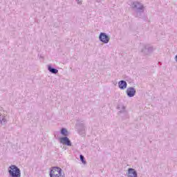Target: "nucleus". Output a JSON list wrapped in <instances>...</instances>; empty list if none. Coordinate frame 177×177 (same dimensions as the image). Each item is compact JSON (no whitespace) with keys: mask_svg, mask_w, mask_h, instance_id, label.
<instances>
[{"mask_svg":"<svg viewBox=\"0 0 177 177\" xmlns=\"http://www.w3.org/2000/svg\"><path fill=\"white\" fill-rule=\"evenodd\" d=\"M131 8L136 12V17L142 18V14L145 12V6L140 2L133 1Z\"/></svg>","mask_w":177,"mask_h":177,"instance_id":"nucleus-1","label":"nucleus"},{"mask_svg":"<svg viewBox=\"0 0 177 177\" xmlns=\"http://www.w3.org/2000/svg\"><path fill=\"white\" fill-rule=\"evenodd\" d=\"M8 171L10 177H21V171L15 165L9 166Z\"/></svg>","mask_w":177,"mask_h":177,"instance_id":"nucleus-2","label":"nucleus"},{"mask_svg":"<svg viewBox=\"0 0 177 177\" xmlns=\"http://www.w3.org/2000/svg\"><path fill=\"white\" fill-rule=\"evenodd\" d=\"M63 170L62 168L59 167H52L51 170L50 171V177H66L64 174H63Z\"/></svg>","mask_w":177,"mask_h":177,"instance_id":"nucleus-3","label":"nucleus"},{"mask_svg":"<svg viewBox=\"0 0 177 177\" xmlns=\"http://www.w3.org/2000/svg\"><path fill=\"white\" fill-rule=\"evenodd\" d=\"M156 50V48L151 45H145L144 48L141 50L142 53L144 55H150Z\"/></svg>","mask_w":177,"mask_h":177,"instance_id":"nucleus-4","label":"nucleus"},{"mask_svg":"<svg viewBox=\"0 0 177 177\" xmlns=\"http://www.w3.org/2000/svg\"><path fill=\"white\" fill-rule=\"evenodd\" d=\"M118 109L120 110L118 114L119 115H121V114H123L122 115L123 120H127V118H129V115H128V111L125 110L124 106H118Z\"/></svg>","mask_w":177,"mask_h":177,"instance_id":"nucleus-5","label":"nucleus"},{"mask_svg":"<svg viewBox=\"0 0 177 177\" xmlns=\"http://www.w3.org/2000/svg\"><path fill=\"white\" fill-rule=\"evenodd\" d=\"M99 39L100 42H102L103 44H109V42H110V37H109L106 32H100Z\"/></svg>","mask_w":177,"mask_h":177,"instance_id":"nucleus-6","label":"nucleus"},{"mask_svg":"<svg viewBox=\"0 0 177 177\" xmlns=\"http://www.w3.org/2000/svg\"><path fill=\"white\" fill-rule=\"evenodd\" d=\"M59 143H62V145H65V146H73V144L71 143V140H70V138L68 137H62L59 138Z\"/></svg>","mask_w":177,"mask_h":177,"instance_id":"nucleus-7","label":"nucleus"},{"mask_svg":"<svg viewBox=\"0 0 177 177\" xmlns=\"http://www.w3.org/2000/svg\"><path fill=\"white\" fill-rule=\"evenodd\" d=\"M126 93L129 97H133L136 95V90L133 87H129L127 89Z\"/></svg>","mask_w":177,"mask_h":177,"instance_id":"nucleus-8","label":"nucleus"},{"mask_svg":"<svg viewBox=\"0 0 177 177\" xmlns=\"http://www.w3.org/2000/svg\"><path fill=\"white\" fill-rule=\"evenodd\" d=\"M127 177H138V171L133 168H129L127 170Z\"/></svg>","mask_w":177,"mask_h":177,"instance_id":"nucleus-9","label":"nucleus"},{"mask_svg":"<svg viewBox=\"0 0 177 177\" xmlns=\"http://www.w3.org/2000/svg\"><path fill=\"white\" fill-rule=\"evenodd\" d=\"M118 86L120 89L124 91V89H127V86H128V83H127L125 80H121L118 82Z\"/></svg>","mask_w":177,"mask_h":177,"instance_id":"nucleus-10","label":"nucleus"},{"mask_svg":"<svg viewBox=\"0 0 177 177\" xmlns=\"http://www.w3.org/2000/svg\"><path fill=\"white\" fill-rule=\"evenodd\" d=\"M80 128L79 129V133L80 135H85V124L84 123L78 124Z\"/></svg>","mask_w":177,"mask_h":177,"instance_id":"nucleus-11","label":"nucleus"},{"mask_svg":"<svg viewBox=\"0 0 177 177\" xmlns=\"http://www.w3.org/2000/svg\"><path fill=\"white\" fill-rule=\"evenodd\" d=\"M48 71L51 73V74H57L59 70L52 67V65H48Z\"/></svg>","mask_w":177,"mask_h":177,"instance_id":"nucleus-12","label":"nucleus"},{"mask_svg":"<svg viewBox=\"0 0 177 177\" xmlns=\"http://www.w3.org/2000/svg\"><path fill=\"white\" fill-rule=\"evenodd\" d=\"M0 124L1 125H6V116L0 113Z\"/></svg>","mask_w":177,"mask_h":177,"instance_id":"nucleus-13","label":"nucleus"},{"mask_svg":"<svg viewBox=\"0 0 177 177\" xmlns=\"http://www.w3.org/2000/svg\"><path fill=\"white\" fill-rule=\"evenodd\" d=\"M61 135H62L64 137L68 136V131L66 129L62 128L60 131Z\"/></svg>","mask_w":177,"mask_h":177,"instance_id":"nucleus-14","label":"nucleus"},{"mask_svg":"<svg viewBox=\"0 0 177 177\" xmlns=\"http://www.w3.org/2000/svg\"><path fill=\"white\" fill-rule=\"evenodd\" d=\"M80 158L82 164H86V160H85V157L82 154L80 155Z\"/></svg>","mask_w":177,"mask_h":177,"instance_id":"nucleus-15","label":"nucleus"},{"mask_svg":"<svg viewBox=\"0 0 177 177\" xmlns=\"http://www.w3.org/2000/svg\"><path fill=\"white\" fill-rule=\"evenodd\" d=\"M55 137L56 138L57 135H59V131H56L54 133Z\"/></svg>","mask_w":177,"mask_h":177,"instance_id":"nucleus-16","label":"nucleus"},{"mask_svg":"<svg viewBox=\"0 0 177 177\" xmlns=\"http://www.w3.org/2000/svg\"><path fill=\"white\" fill-rule=\"evenodd\" d=\"M76 2H77L78 4L81 3V1H80V0H76Z\"/></svg>","mask_w":177,"mask_h":177,"instance_id":"nucleus-17","label":"nucleus"}]
</instances>
